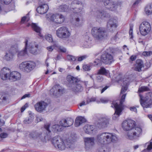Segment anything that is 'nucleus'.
Masks as SVG:
<instances>
[{
  "label": "nucleus",
  "instance_id": "f257e3e1",
  "mask_svg": "<svg viewBox=\"0 0 152 152\" xmlns=\"http://www.w3.org/2000/svg\"><path fill=\"white\" fill-rule=\"evenodd\" d=\"M0 76L3 80H9L12 81H15L20 80L21 75L20 73L17 72H11L8 68L4 67L1 70Z\"/></svg>",
  "mask_w": 152,
  "mask_h": 152
},
{
  "label": "nucleus",
  "instance_id": "f03ea898",
  "mask_svg": "<svg viewBox=\"0 0 152 152\" xmlns=\"http://www.w3.org/2000/svg\"><path fill=\"white\" fill-rule=\"evenodd\" d=\"M53 143L55 146H57L60 150H64L66 148L72 149L74 145L72 141L69 139L63 140L60 137L56 136L53 138Z\"/></svg>",
  "mask_w": 152,
  "mask_h": 152
},
{
  "label": "nucleus",
  "instance_id": "7ed1b4c3",
  "mask_svg": "<svg viewBox=\"0 0 152 152\" xmlns=\"http://www.w3.org/2000/svg\"><path fill=\"white\" fill-rule=\"evenodd\" d=\"M97 140L101 144L106 145L117 141L118 138L113 133L105 132L99 134L97 137Z\"/></svg>",
  "mask_w": 152,
  "mask_h": 152
},
{
  "label": "nucleus",
  "instance_id": "20e7f679",
  "mask_svg": "<svg viewBox=\"0 0 152 152\" xmlns=\"http://www.w3.org/2000/svg\"><path fill=\"white\" fill-rule=\"evenodd\" d=\"M91 34L94 39L97 41L102 40L106 37V31L102 27L93 28L91 31Z\"/></svg>",
  "mask_w": 152,
  "mask_h": 152
},
{
  "label": "nucleus",
  "instance_id": "39448f33",
  "mask_svg": "<svg viewBox=\"0 0 152 152\" xmlns=\"http://www.w3.org/2000/svg\"><path fill=\"white\" fill-rule=\"evenodd\" d=\"M142 130L141 127L134 126L127 133V137L131 140H138L142 133Z\"/></svg>",
  "mask_w": 152,
  "mask_h": 152
},
{
  "label": "nucleus",
  "instance_id": "423d86ee",
  "mask_svg": "<svg viewBox=\"0 0 152 152\" xmlns=\"http://www.w3.org/2000/svg\"><path fill=\"white\" fill-rule=\"evenodd\" d=\"M56 34L60 38L66 39L70 37L71 33L67 28L62 26L56 30Z\"/></svg>",
  "mask_w": 152,
  "mask_h": 152
},
{
  "label": "nucleus",
  "instance_id": "0eeeda50",
  "mask_svg": "<svg viewBox=\"0 0 152 152\" xmlns=\"http://www.w3.org/2000/svg\"><path fill=\"white\" fill-rule=\"evenodd\" d=\"M83 9L82 2L78 0H74L71 4L69 8L70 12H73L75 13L80 12Z\"/></svg>",
  "mask_w": 152,
  "mask_h": 152
},
{
  "label": "nucleus",
  "instance_id": "6e6552de",
  "mask_svg": "<svg viewBox=\"0 0 152 152\" xmlns=\"http://www.w3.org/2000/svg\"><path fill=\"white\" fill-rule=\"evenodd\" d=\"M36 66V64L33 61L24 62L20 64L19 68L21 70L28 72L33 70Z\"/></svg>",
  "mask_w": 152,
  "mask_h": 152
},
{
  "label": "nucleus",
  "instance_id": "1a4fd4ad",
  "mask_svg": "<svg viewBox=\"0 0 152 152\" xmlns=\"http://www.w3.org/2000/svg\"><path fill=\"white\" fill-rule=\"evenodd\" d=\"M50 19L53 23L56 24L63 23L65 20L64 16L58 14H52L50 16Z\"/></svg>",
  "mask_w": 152,
  "mask_h": 152
},
{
  "label": "nucleus",
  "instance_id": "9d476101",
  "mask_svg": "<svg viewBox=\"0 0 152 152\" xmlns=\"http://www.w3.org/2000/svg\"><path fill=\"white\" fill-rule=\"evenodd\" d=\"M151 27L150 23L147 22H143L140 25L139 30L140 34L143 36H145L150 32Z\"/></svg>",
  "mask_w": 152,
  "mask_h": 152
},
{
  "label": "nucleus",
  "instance_id": "9b49d317",
  "mask_svg": "<svg viewBox=\"0 0 152 152\" xmlns=\"http://www.w3.org/2000/svg\"><path fill=\"white\" fill-rule=\"evenodd\" d=\"M140 97V102L141 105L144 108H148L151 107L152 105V99L151 97L147 96L144 97L141 94H139Z\"/></svg>",
  "mask_w": 152,
  "mask_h": 152
},
{
  "label": "nucleus",
  "instance_id": "f8f14e48",
  "mask_svg": "<svg viewBox=\"0 0 152 152\" xmlns=\"http://www.w3.org/2000/svg\"><path fill=\"white\" fill-rule=\"evenodd\" d=\"M101 61L106 64H110L113 61V55L107 52H105L102 55Z\"/></svg>",
  "mask_w": 152,
  "mask_h": 152
},
{
  "label": "nucleus",
  "instance_id": "ddd939ff",
  "mask_svg": "<svg viewBox=\"0 0 152 152\" xmlns=\"http://www.w3.org/2000/svg\"><path fill=\"white\" fill-rule=\"evenodd\" d=\"M135 122L131 119H128L124 121L122 124V126L124 130L130 131L135 126Z\"/></svg>",
  "mask_w": 152,
  "mask_h": 152
},
{
  "label": "nucleus",
  "instance_id": "4468645a",
  "mask_svg": "<svg viewBox=\"0 0 152 152\" xmlns=\"http://www.w3.org/2000/svg\"><path fill=\"white\" fill-rule=\"evenodd\" d=\"M110 118L107 116L99 117L98 121L97 126L100 128H103L107 127L109 124Z\"/></svg>",
  "mask_w": 152,
  "mask_h": 152
},
{
  "label": "nucleus",
  "instance_id": "2eb2a0df",
  "mask_svg": "<svg viewBox=\"0 0 152 152\" xmlns=\"http://www.w3.org/2000/svg\"><path fill=\"white\" fill-rule=\"evenodd\" d=\"M48 104L44 101H41L36 103L34 105V107L36 111L41 113L46 110Z\"/></svg>",
  "mask_w": 152,
  "mask_h": 152
},
{
  "label": "nucleus",
  "instance_id": "dca6fc26",
  "mask_svg": "<svg viewBox=\"0 0 152 152\" xmlns=\"http://www.w3.org/2000/svg\"><path fill=\"white\" fill-rule=\"evenodd\" d=\"M104 4L107 8L111 11H115L118 7L117 4L111 0H105Z\"/></svg>",
  "mask_w": 152,
  "mask_h": 152
},
{
  "label": "nucleus",
  "instance_id": "f3484780",
  "mask_svg": "<svg viewBox=\"0 0 152 152\" xmlns=\"http://www.w3.org/2000/svg\"><path fill=\"white\" fill-rule=\"evenodd\" d=\"M85 148L86 151L90 150L94 144V139L93 137H86L84 138Z\"/></svg>",
  "mask_w": 152,
  "mask_h": 152
},
{
  "label": "nucleus",
  "instance_id": "a211bd4d",
  "mask_svg": "<svg viewBox=\"0 0 152 152\" xmlns=\"http://www.w3.org/2000/svg\"><path fill=\"white\" fill-rule=\"evenodd\" d=\"M73 120L70 118H63L61 120L59 123L63 127H67L71 126L73 124Z\"/></svg>",
  "mask_w": 152,
  "mask_h": 152
},
{
  "label": "nucleus",
  "instance_id": "6ab92c4d",
  "mask_svg": "<svg viewBox=\"0 0 152 152\" xmlns=\"http://www.w3.org/2000/svg\"><path fill=\"white\" fill-rule=\"evenodd\" d=\"M63 92V88L59 85H55L50 90V94L54 96H57Z\"/></svg>",
  "mask_w": 152,
  "mask_h": 152
},
{
  "label": "nucleus",
  "instance_id": "aec40b11",
  "mask_svg": "<svg viewBox=\"0 0 152 152\" xmlns=\"http://www.w3.org/2000/svg\"><path fill=\"white\" fill-rule=\"evenodd\" d=\"M82 82H78L75 85L72 84L71 86H69L70 89L72 91L77 93L81 92L83 89L82 86Z\"/></svg>",
  "mask_w": 152,
  "mask_h": 152
},
{
  "label": "nucleus",
  "instance_id": "412c9836",
  "mask_svg": "<svg viewBox=\"0 0 152 152\" xmlns=\"http://www.w3.org/2000/svg\"><path fill=\"white\" fill-rule=\"evenodd\" d=\"M111 107L114 108L115 109V113L113 116V120H116L121 115L123 109L117 106L116 103L115 102H112Z\"/></svg>",
  "mask_w": 152,
  "mask_h": 152
},
{
  "label": "nucleus",
  "instance_id": "4be33fe9",
  "mask_svg": "<svg viewBox=\"0 0 152 152\" xmlns=\"http://www.w3.org/2000/svg\"><path fill=\"white\" fill-rule=\"evenodd\" d=\"M30 136L33 138H39L42 141H44L47 139V137L39 132H32L30 134Z\"/></svg>",
  "mask_w": 152,
  "mask_h": 152
},
{
  "label": "nucleus",
  "instance_id": "5701e85b",
  "mask_svg": "<svg viewBox=\"0 0 152 152\" xmlns=\"http://www.w3.org/2000/svg\"><path fill=\"white\" fill-rule=\"evenodd\" d=\"M28 42V43L27 48L30 52L32 54H36L37 49L38 48V45L36 44L34 42Z\"/></svg>",
  "mask_w": 152,
  "mask_h": 152
},
{
  "label": "nucleus",
  "instance_id": "b1692460",
  "mask_svg": "<svg viewBox=\"0 0 152 152\" xmlns=\"http://www.w3.org/2000/svg\"><path fill=\"white\" fill-rule=\"evenodd\" d=\"M29 39L28 38H26L25 39L24 43L25 47L24 49L19 51L18 54V58L21 59L22 57L24 56L27 54V49L28 47V43L29 42Z\"/></svg>",
  "mask_w": 152,
  "mask_h": 152
},
{
  "label": "nucleus",
  "instance_id": "393cba45",
  "mask_svg": "<svg viewBox=\"0 0 152 152\" xmlns=\"http://www.w3.org/2000/svg\"><path fill=\"white\" fill-rule=\"evenodd\" d=\"M117 22L116 20L111 19L107 22V28L110 31H112L117 27Z\"/></svg>",
  "mask_w": 152,
  "mask_h": 152
},
{
  "label": "nucleus",
  "instance_id": "a878e982",
  "mask_svg": "<svg viewBox=\"0 0 152 152\" xmlns=\"http://www.w3.org/2000/svg\"><path fill=\"white\" fill-rule=\"evenodd\" d=\"M49 7L47 4H44L39 6L37 9V12L40 14H44L46 13L48 11Z\"/></svg>",
  "mask_w": 152,
  "mask_h": 152
},
{
  "label": "nucleus",
  "instance_id": "bb28decb",
  "mask_svg": "<svg viewBox=\"0 0 152 152\" xmlns=\"http://www.w3.org/2000/svg\"><path fill=\"white\" fill-rule=\"evenodd\" d=\"M83 129L85 132L88 134L95 133L96 131L94 126L88 124L84 126Z\"/></svg>",
  "mask_w": 152,
  "mask_h": 152
},
{
  "label": "nucleus",
  "instance_id": "cd10ccee",
  "mask_svg": "<svg viewBox=\"0 0 152 152\" xmlns=\"http://www.w3.org/2000/svg\"><path fill=\"white\" fill-rule=\"evenodd\" d=\"M143 67V61L140 59H137L135 64L134 70L140 72L142 70L141 69Z\"/></svg>",
  "mask_w": 152,
  "mask_h": 152
},
{
  "label": "nucleus",
  "instance_id": "c85d7f7f",
  "mask_svg": "<svg viewBox=\"0 0 152 152\" xmlns=\"http://www.w3.org/2000/svg\"><path fill=\"white\" fill-rule=\"evenodd\" d=\"M30 25L31 26L32 28L34 29V31H36L38 33V34L41 37H42L43 36L41 34V29L38 26L36 23H28V24L27 25L28 26Z\"/></svg>",
  "mask_w": 152,
  "mask_h": 152
},
{
  "label": "nucleus",
  "instance_id": "c756f323",
  "mask_svg": "<svg viewBox=\"0 0 152 152\" xmlns=\"http://www.w3.org/2000/svg\"><path fill=\"white\" fill-rule=\"evenodd\" d=\"M96 16L99 18H107L109 16L108 13L102 10H99L96 12Z\"/></svg>",
  "mask_w": 152,
  "mask_h": 152
},
{
  "label": "nucleus",
  "instance_id": "7c9ffc66",
  "mask_svg": "<svg viewBox=\"0 0 152 152\" xmlns=\"http://www.w3.org/2000/svg\"><path fill=\"white\" fill-rule=\"evenodd\" d=\"M86 121V119L84 117L82 116L78 117L75 119V126L76 127H78Z\"/></svg>",
  "mask_w": 152,
  "mask_h": 152
},
{
  "label": "nucleus",
  "instance_id": "2f4dec72",
  "mask_svg": "<svg viewBox=\"0 0 152 152\" xmlns=\"http://www.w3.org/2000/svg\"><path fill=\"white\" fill-rule=\"evenodd\" d=\"M14 56V54L11 50H8L4 56V59L7 61H11L13 59Z\"/></svg>",
  "mask_w": 152,
  "mask_h": 152
},
{
  "label": "nucleus",
  "instance_id": "473e14b6",
  "mask_svg": "<svg viewBox=\"0 0 152 152\" xmlns=\"http://www.w3.org/2000/svg\"><path fill=\"white\" fill-rule=\"evenodd\" d=\"M67 81L72 84L75 85L78 82H80L77 78L75 77L70 75H68L67 77Z\"/></svg>",
  "mask_w": 152,
  "mask_h": 152
},
{
  "label": "nucleus",
  "instance_id": "72a5a7b5",
  "mask_svg": "<svg viewBox=\"0 0 152 152\" xmlns=\"http://www.w3.org/2000/svg\"><path fill=\"white\" fill-rule=\"evenodd\" d=\"M58 9V11L60 12H70L69 7L66 5H61L59 6Z\"/></svg>",
  "mask_w": 152,
  "mask_h": 152
},
{
  "label": "nucleus",
  "instance_id": "f704fd0d",
  "mask_svg": "<svg viewBox=\"0 0 152 152\" xmlns=\"http://www.w3.org/2000/svg\"><path fill=\"white\" fill-rule=\"evenodd\" d=\"M109 74L108 70H106L104 68L101 67L100 69L98 70L97 72L98 75H107Z\"/></svg>",
  "mask_w": 152,
  "mask_h": 152
},
{
  "label": "nucleus",
  "instance_id": "c9c22d12",
  "mask_svg": "<svg viewBox=\"0 0 152 152\" xmlns=\"http://www.w3.org/2000/svg\"><path fill=\"white\" fill-rule=\"evenodd\" d=\"M62 127L61 125L56 124L52 126V128L54 132H57L61 131L63 130Z\"/></svg>",
  "mask_w": 152,
  "mask_h": 152
},
{
  "label": "nucleus",
  "instance_id": "e433bc0d",
  "mask_svg": "<svg viewBox=\"0 0 152 152\" xmlns=\"http://www.w3.org/2000/svg\"><path fill=\"white\" fill-rule=\"evenodd\" d=\"M126 94H123L121 96V99L120 103L119 104H118L117 102H115L116 103V104L117 105V106L122 108L123 107V103L125 101V99L126 97Z\"/></svg>",
  "mask_w": 152,
  "mask_h": 152
},
{
  "label": "nucleus",
  "instance_id": "4c0bfd02",
  "mask_svg": "<svg viewBox=\"0 0 152 152\" xmlns=\"http://www.w3.org/2000/svg\"><path fill=\"white\" fill-rule=\"evenodd\" d=\"M18 45L16 44L12 45L10 49L8 50H11L13 53L15 54L18 52Z\"/></svg>",
  "mask_w": 152,
  "mask_h": 152
},
{
  "label": "nucleus",
  "instance_id": "58836bf2",
  "mask_svg": "<svg viewBox=\"0 0 152 152\" xmlns=\"http://www.w3.org/2000/svg\"><path fill=\"white\" fill-rule=\"evenodd\" d=\"M8 98L6 95L0 94V103H4L7 102Z\"/></svg>",
  "mask_w": 152,
  "mask_h": 152
},
{
  "label": "nucleus",
  "instance_id": "ea45409f",
  "mask_svg": "<svg viewBox=\"0 0 152 152\" xmlns=\"http://www.w3.org/2000/svg\"><path fill=\"white\" fill-rule=\"evenodd\" d=\"M145 11L147 15L151 14L152 13V7L150 5L147 6L145 8Z\"/></svg>",
  "mask_w": 152,
  "mask_h": 152
},
{
  "label": "nucleus",
  "instance_id": "a19ab883",
  "mask_svg": "<svg viewBox=\"0 0 152 152\" xmlns=\"http://www.w3.org/2000/svg\"><path fill=\"white\" fill-rule=\"evenodd\" d=\"M146 144H148V147L147 148L143 150L141 152H150V151L152 149V142L147 143Z\"/></svg>",
  "mask_w": 152,
  "mask_h": 152
},
{
  "label": "nucleus",
  "instance_id": "79ce46f5",
  "mask_svg": "<svg viewBox=\"0 0 152 152\" xmlns=\"http://www.w3.org/2000/svg\"><path fill=\"white\" fill-rule=\"evenodd\" d=\"M45 37L46 40L48 41L49 42H53V44H56V43L53 41V39L52 36L50 34H46L45 35Z\"/></svg>",
  "mask_w": 152,
  "mask_h": 152
},
{
  "label": "nucleus",
  "instance_id": "37998d69",
  "mask_svg": "<svg viewBox=\"0 0 152 152\" xmlns=\"http://www.w3.org/2000/svg\"><path fill=\"white\" fill-rule=\"evenodd\" d=\"M54 45L55 46L57 47L58 50L59 52L62 53H65L66 52V49L65 48L61 46H57L56 43V44H54Z\"/></svg>",
  "mask_w": 152,
  "mask_h": 152
},
{
  "label": "nucleus",
  "instance_id": "c03bdc74",
  "mask_svg": "<svg viewBox=\"0 0 152 152\" xmlns=\"http://www.w3.org/2000/svg\"><path fill=\"white\" fill-rule=\"evenodd\" d=\"M150 91L149 88L147 86H143L139 88L138 91L140 92H142Z\"/></svg>",
  "mask_w": 152,
  "mask_h": 152
},
{
  "label": "nucleus",
  "instance_id": "a18cd8bd",
  "mask_svg": "<svg viewBox=\"0 0 152 152\" xmlns=\"http://www.w3.org/2000/svg\"><path fill=\"white\" fill-rule=\"evenodd\" d=\"M29 20V17L28 16V14L26 16L22 17L21 20V22L22 23H25L28 22Z\"/></svg>",
  "mask_w": 152,
  "mask_h": 152
},
{
  "label": "nucleus",
  "instance_id": "49530a36",
  "mask_svg": "<svg viewBox=\"0 0 152 152\" xmlns=\"http://www.w3.org/2000/svg\"><path fill=\"white\" fill-rule=\"evenodd\" d=\"M128 83V81H126L125 82L124 84L125 85V86H122V88H121V94H123V93H124L127 90V86Z\"/></svg>",
  "mask_w": 152,
  "mask_h": 152
},
{
  "label": "nucleus",
  "instance_id": "de8ad7c7",
  "mask_svg": "<svg viewBox=\"0 0 152 152\" xmlns=\"http://www.w3.org/2000/svg\"><path fill=\"white\" fill-rule=\"evenodd\" d=\"M67 58L68 60L72 62L75 61L76 60L75 56L70 55H68Z\"/></svg>",
  "mask_w": 152,
  "mask_h": 152
},
{
  "label": "nucleus",
  "instance_id": "09e8293b",
  "mask_svg": "<svg viewBox=\"0 0 152 152\" xmlns=\"http://www.w3.org/2000/svg\"><path fill=\"white\" fill-rule=\"evenodd\" d=\"M83 69L85 71H88L91 69L90 66L88 64H85L83 66Z\"/></svg>",
  "mask_w": 152,
  "mask_h": 152
},
{
  "label": "nucleus",
  "instance_id": "8fccbe9b",
  "mask_svg": "<svg viewBox=\"0 0 152 152\" xmlns=\"http://www.w3.org/2000/svg\"><path fill=\"white\" fill-rule=\"evenodd\" d=\"M96 98L95 97H91V98H88L86 99V103L88 104L90 102H94L96 101Z\"/></svg>",
  "mask_w": 152,
  "mask_h": 152
},
{
  "label": "nucleus",
  "instance_id": "3c124183",
  "mask_svg": "<svg viewBox=\"0 0 152 152\" xmlns=\"http://www.w3.org/2000/svg\"><path fill=\"white\" fill-rule=\"evenodd\" d=\"M33 121V119L31 117H30L29 118H28L27 119H25L24 121L23 122L24 124H29L30 123Z\"/></svg>",
  "mask_w": 152,
  "mask_h": 152
},
{
  "label": "nucleus",
  "instance_id": "603ef678",
  "mask_svg": "<svg viewBox=\"0 0 152 152\" xmlns=\"http://www.w3.org/2000/svg\"><path fill=\"white\" fill-rule=\"evenodd\" d=\"M88 57L87 55H84L78 57V61H81L84 59H85Z\"/></svg>",
  "mask_w": 152,
  "mask_h": 152
},
{
  "label": "nucleus",
  "instance_id": "864d4df0",
  "mask_svg": "<svg viewBox=\"0 0 152 152\" xmlns=\"http://www.w3.org/2000/svg\"><path fill=\"white\" fill-rule=\"evenodd\" d=\"M100 100L101 102L103 103H107L109 101V99L105 98H101L100 99Z\"/></svg>",
  "mask_w": 152,
  "mask_h": 152
},
{
  "label": "nucleus",
  "instance_id": "5fc2aeb1",
  "mask_svg": "<svg viewBox=\"0 0 152 152\" xmlns=\"http://www.w3.org/2000/svg\"><path fill=\"white\" fill-rule=\"evenodd\" d=\"M152 54V52L151 51H145L142 53V55L145 56H150Z\"/></svg>",
  "mask_w": 152,
  "mask_h": 152
},
{
  "label": "nucleus",
  "instance_id": "6e6d98bb",
  "mask_svg": "<svg viewBox=\"0 0 152 152\" xmlns=\"http://www.w3.org/2000/svg\"><path fill=\"white\" fill-rule=\"evenodd\" d=\"M80 21V20L79 18H76L75 19V25L76 26H78L79 25V24Z\"/></svg>",
  "mask_w": 152,
  "mask_h": 152
},
{
  "label": "nucleus",
  "instance_id": "4d7b16f0",
  "mask_svg": "<svg viewBox=\"0 0 152 152\" xmlns=\"http://www.w3.org/2000/svg\"><path fill=\"white\" fill-rule=\"evenodd\" d=\"M96 79L97 82H100L103 80V78L102 76L98 75L96 77Z\"/></svg>",
  "mask_w": 152,
  "mask_h": 152
},
{
  "label": "nucleus",
  "instance_id": "13d9d810",
  "mask_svg": "<svg viewBox=\"0 0 152 152\" xmlns=\"http://www.w3.org/2000/svg\"><path fill=\"white\" fill-rule=\"evenodd\" d=\"M43 118L40 116H37L35 120L38 123L43 120Z\"/></svg>",
  "mask_w": 152,
  "mask_h": 152
},
{
  "label": "nucleus",
  "instance_id": "bf43d9fd",
  "mask_svg": "<svg viewBox=\"0 0 152 152\" xmlns=\"http://www.w3.org/2000/svg\"><path fill=\"white\" fill-rule=\"evenodd\" d=\"M50 127V124L49 123H47L45 125L44 127L46 130L48 131V133L49 134L50 132V131L49 129V128Z\"/></svg>",
  "mask_w": 152,
  "mask_h": 152
},
{
  "label": "nucleus",
  "instance_id": "052dcab7",
  "mask_svg": "<svg viewBox=\"0 0 152 152\" xmlns=\"http://www.w3.org/2000/svg\"><path fill=\"white\" fill-rule=\"evenodd\" d=\"M9 9L8 10V11H10L13 10L15 8V5L13 3L11 4L10 6H9Z\"/></svg>",
  "mask_w": 152,
  "mask_h": 152
},
{
  "label": "nucleus",
  "instance_id": "680f3d73",
  "mask_svg": "<svg viewBox=\"0 0 152 152\" xmlns=\"http://www.w3.org/2000/svg\"><path fill=\"white\" fill-rule=\"evenodd\" d=\"M7 136V134L6 133H2L0 134V137L2 138H6Z\"/></svg>",
  "mask_w": 152,
  "mask_h": 152
},
{
  "label": "nucleus",
  "instance_id": "e2e57ef3",
  "mask_svg": "<svg viewBox=\"0 0 152 152\" xmlns=\"http://www.w3.org/2000/svg\"><path fill=\"white\" fill-rule=\"evenodd\" d=\"M136 56L135 55H132V56L130 58V60L129 61L131 62V61H133L135 60L136 58Z\"/></svg>",
  "mask_w": 152,
  "mask_h": 152
},
{
  "label": "nucleus",
  "instance_id": "0e129e2a",
  "mask_svg": "<svg viewBox=\"0 0 152 152\" xmlns=\"http://www.w3.org/2000/svg\"><path fill=\"white\" fill-rule=\"evenodd\" d=\"M12 0H3L4 4L6 5L9 4L12 2Z\"/></svg>",
  "mask_w": 152,
  "mask_h": 152
},
{
  "label": "nucleus",
  "instance_id": "69168bd1",
  "mask_svg": "<svg viewBox=\"0 0 152 152\" xmlns=\"http://www.w3.org/2000/svg\"><path fill=\"white\" fill-rule=\"evenodd\" d=\"M31 96V95L29 94H26L24 95L21 98V99H24L26 97H30Z\"/></svg>",
  "mask_w": 152,
  "mask_h": 152
},
{
  "label": "nucleus",
  "instance_id": "338daca9",
  "mask_svg": "<svg viewBox=\"0 0 152 152\" xmlns=\"http://www.w3.org/2000/svg\"><path fill=\"white\" fill-rule=\"evenodd\" d=\"M54 48V46H50L48 47L47 49L49 51L51 52L53 50Z\"/></svg>",
  "mask_w": 152,
  "mask_h": 152
},
{
  "label": "nucleus",
  "instance_id": "774afa93",
  "mask_svg": "<svg viewBox=\"0 0 152 152\" xmlns=\"http://www.w3.org/2000/svg\"><path fill=\"white\" fill-rule=\"evenodd\" d=\"M94 63H95V65H100V60L98 59H96L94 61Z\"/></svg>",
  "mask_w": 152,
  "mask_h": 152
}]
</instances>
